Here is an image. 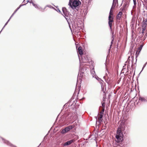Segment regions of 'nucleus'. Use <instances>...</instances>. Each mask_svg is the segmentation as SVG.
I'll list each match as a JSON object with an SVG mask.
<instances>
[{"mask_svg": "<svg viewBox=\"0 0 147 147\" xmlns=\"http://www.w3.org/2000/svg\"><path fill=\"white\" fill-rule=\"evenodd\" d=\"M144 1L147 3V0H144Z\"/></svg>", "mask_w": 147, "mask_h": 147, "instance_id": "a18cd8bd", "label": "nucleus"}, {"mask_svg": "<svg viewBox=\"0 0 147 147\" xmlns=\"http://www.w3.org/2000/svg\"><path fill=\"white\" fill-rule=\"evenodd\" d=\"M79 58L80 61V62H82L84 63H87L88 62V59L87 56L85 55H82L81 56V60L80 59V57L79 56Z\"/></svg>", "mask_w": 147, "mask_h": 147, "instance_id": "1a4fd4ad", "label": "nucleus"}, {"mask_svg": "<svg viewBox=\"0 0 147 147\" xmlns=\"http://www.w3.org/2000/svg\"><path fill=\"white\" fill-rule=\"evenodd\" d=\"M125 127H124V125L123 123H122L121 124H120L117 129H124Z\"/></svg>", "mask_w": 147, "mask_h": 147, "instance_id": "6ab92c4d", "label": "nucleus"}, {"mask_svg": "<svg viewBox=\"0 0 147 147\" xmlns=\"http://www.w3.org/2000/svg\"><path fill=\"white\" fill-rule=\"evenodd\" d=\"M69 111H71V110H69Z\"/></svg>", "mask_w": 147, "mask_h": 147, "instance_id": "864d4df0", "label": "nucleus"}, {"mask_svg": "<svg viewBox=\"0 0 147 147\" xmlns=\"http://www.w3.org/2000/svg\"><path fill=\"white\" fill-rule=\"evenodd\" d=\"M139 100L142 102H146V100L143 97H140L139 98Z\"/></svg>", "mask_w": 147, "mask_h": 147, "instance_id": "f3484780", "label": "nucleus"}, {"mask_svg": "<svg viewBox=\"0 0 147 147\" xmlns=\"http://www.w3.org/2000/svg\"><path fill=\"white\" fill-rule=\"evenodd\" d=\"M74 114H75V115H76V114H75V113H74Z\"/></svg>", "mask_w": 147, "mask_h": 147, "instance_id": "603ef678", "label": "nucleus"}, {"mask_svg": "<svg viewBox=\"0 0 147 147\" xmlns=\"http://www.w3.org/2000/svg\"><path fill=\"white\" fill-rule=\"evenodd\" d=\"M94 129L95 131H96V133H95L96 134H97V135H100V134L99 132H98L99 131V129H97L96 130V129Z\"/></svg>", "mask_w": 147, "mask_h": 147, "instance_id": "4be33fe9", "label": "nucleus"}, {"mask_svg": "<svg viewBox=\"0 0 147 147\" xmlns=\"http://www.w3.org/2000/svg\"><path fill=\"white\" fill-rule=\"evenodd\" d=\"M79 124H77L76 122L74 123L73 124L65 127L64 129H76L79 128Z\"/></svg>", "mask_w": 147, "mask_h": 147, "instance_id": "0eeeda50", "label": "nucleus"}, {"mask_svg": "<svg viewBox=\"0 0 147 147\" xmlns=\"http://www.w3.org/2000/svg\"><path fill=\"white\" fill-rule=\"evenodd\" d=\"M83 70L82 69H81L80 71H79V73H80V76H83V75H84V72H83Z\"/></svg>", "mask_w": 147, "mask_h": 147, "instance_id": "412c9836", "label": "nucleus"}, {"mask_svg": "<svg viewBox=\"0 0 147 147\" xmlns=\"http://www.w3.org/2000/svg\"><path fill=\"white\" fill-rule=\"evenodd\" d=\"M138 52H137V55L138 54Z\"/></svg>", "mask_w": 147, "mask_h": 147, "instance_id": "3c124183", "label": "nucleus"}, {"mask_svg": "<svg viewBox=\"0 0 147 147\" xmlns=\"http://www.w3.org/2000/svg\"><path fill=\"white\" fill-rule=\"evenodd\" d=\"M142 45H140V47L138 48V50L136 52V58H137L139 55L142 49Z\"/></svg>", "mask_w": 147, "mask_h": 147, "instance_id": "f8f14e48", "label": "nucleus"}, {"mask_svg": "<svg viewBox=\"0 0 147 147\" xmlns=\"http://www.w3.org/2000/svg\"><path fill=\"white\" fill-rule=\"evenodd\" d=\"M102 109L104 108L105 109V105L104 103H103L102 104Z\"/></svg>", "mask_w": 147, "mask_h": 147, "instance_id": "2f4dec72", "label": "nucleus"}, {"mask_svg": "<svg viewBox=\"0 0 147 147\" xmlns=\"http://www.w3.org/2000/svg\"><path fill=\"white\" fill-rule=\"evenodd\" d=\"M112 16H113V12L110 11L109 16L108 24L111 31H112V22L113 20V17Z\"/></svg>", "mask_w": 147, "mask_h": 147, "instance_id": "423d86ee", "label": "nucleus"}, {"mask_svg": "<svg viewBox=\"0 0 147 147\" xmlns=\"http://www.w3.org/2000/svg\"><path fill=\"white\" fill-rule=\"evenodd\" d=\"M104 111H105V109H104V108L102 109L101 111L100 112V114L103 115Z\"/></svg>", "mask_w": 147, "mask_h": 147, "instance_id": "393cba45", "label": "nucleus"}, {"mask_svg": "<svg viewBox=\"0 0 147 147\" xmlns=\"http://www.w3.org/2000/svg\"><path fill=\"white\" fill-rule=\"evenodd\" d=\"M81 4V2L77 0H69V5L72 9L76 8Z\"/></svg>", "mask_w": 147, "mask_h": 147, "instance_id": "7ed1b4c3", "label": "nucleus"}, {"mask_svg": "<svg viewBox=\"0 0 147 147\" xmlns=\"http://www.w3.org/2000/svg\"><path fill=\"white\" fill-rule=\"evenodd\" d=\"M92 70H93V71H93V72H91V73H92V74H93L94 75V74H95V72L94 71H93V69H92Z\"/></svg>", "mask_w": 147, "mask_h": 147, "instance_id": "4c0bfd02", "label": "nucleus"}, {"mask_svg": "<svg viewBox=\"0 0 147 147\" xmlns=\"http://www.w3.org/2000/svg\"><path fill=\"white\" fill-rule=\"evenodd\" d=\"M52 8H53V9H54L56 10V11L57 12H59V13H60L61 12V11H60V10L59 9V8H57V7H56V9H55V8H54V7H52Z\"/></svg>", "mask_w": 147, "mask_h": 147, "instance_id": "b1692460", "label": "nucleus"}, {"mask_svg": "<svg viewBox=\"0 0 147 147\" xmlns=\"http://www.w3.org/2000/svg\"><path fill=\"white\" fill-rule=\"evenodd\" d=\"M122 14L123 13L122 12L120 11L118 14L117 16V19L118 20H120Z\"/></svg>", "mask_w": 147, "mask_h": 147, "instance_id": "2eb2a0df", "label": "nucleus"}, {"mask_svg": "<svg viewBox=\"0 0 147 147\" xmlns=\"http://www.w3.org/2000/svg\"><path fill=\"white\" fill-rule=\"evenodd\" d=\"M103 116V115L100 114V115H99V116L98 117V119H102Z\"/></svg>", "mask_w": 147, "mask_h": 147, "instance_id": "cd10ccee", "label": "nucleus"}, {"mask_svg": "<svg viewBox=\"0 0 147 147\" xmlns=\"http://www.w3.org/2000/svg\"><path fill=\"white\" fill-rule=\"evenodd\" d=\"M146 64H144V65L143 67L142 68V71L143 70V69H144V67L146 66Z\"/></svg>", "mask_w": 147, "mask_h": 147, "instance_id": "f704fd0d", "label": "nucleus"}, {"mask_svg": "<svg viewBox=\"0 0 147 147\" xmlns=\"http://www.w3.org/2000/svg\"><path fill=\"white\" fill-rule=\"evenodd\" d=\"M114 32H112V40L111 42V45H110V48L111 47V46H112V44L113 43V42L114 40Z\"/></svg>", "mask_w": 147, "mask_h": 147, "instance_id": "aec40b11", "label": "nucleus"}, {"mask_svg": "<svg viewBox=\"0 0 147 147\" xmlns=\"http://www.w3.org/2000/svg\"><path fill=\"white\" fill-rule=\"evenodd\" d=\"M145 64H146V65L147 64V62L145 63Z\"/></svg>", "mask_w": 147, "mask_h": 147, "instance_id": "49530a36", "label": "nucleus"}, {"mask_svg": "<svg viewBox=\"0 0 147 147\" xmlns=\"http://www.w3.org/2000/svg\"><path fill=\"white\" fill-rule=\"evenodd\" d=\"M143 21H144L145 22H146H146H147V19H145Z\"/></svg>", "mask_w": 147, "mask_h": 147, "instance_id": "72a5a7b5", "label": "nucleus"}, {"mask_svg": "<svg viewBox=\"0 0 147 147\" xmlns=\"http://www.w3.org/2000/svg\"><path fill=\"white\" fill-rule=\"evenodd\" d=\"M117 3H118V0H113V4L111 7V9H114Z\"/></svg>", "mask_w": 147, "mask_h": 147, "instance_id": "4468645a", "label": "nucleus"}, {"mask_svg": "<svg viewBox=\"0 0 147 147\" xmlns=\"http://www.w3.org/2000/svg\"><path fill=\"white\" fill-rule=\"evenodd\" d=\"M130 58V56H129V57H128V63H129V60H130V59H129Z\"/></svg>", "mask_w": 147, "mask_h": 147, "instance_id": "58836bf2", "label": "nucleus"}, {"mask_svg": "<svg viewBox=\"0 0 147 147\" xmlns=\"http://www.w3.org/2000/svg\"><path fill=\"white\" fill-rule=\"evenodd\" d=\"M70 129H63L61 131V133L64 134L66 133L69 131Z\"/></svg>", "mask_w": 147, "mask_h": 147, "instance_id": "a211bd4d", "label": "nucleus"}, {"mask_svg": "<svg viewBox=\"0 0 147 147\" xmlns=\"http://www.w3.org/2000/svg\"><path fill=\"white\" fill-rule=\"evenodd\" d=\"M131 58L132 59V62L133 61H134V57L133 56H131Z\"/></svg>", "mask_w": 147, "mask_h": 147, "instance_id": "c9c22d12", "label": "nucleus"}, {"mask_svg": "<svg viewBox=\"0 0 147 147\" xmlns=\"http://www.w3.org/2000/svg\"><path fill=\"white\" fill-rule=\"evenodd\" d=\"M97 80H101V79L100 78H98V79H97Z\"/></svg>", "mask_w": 147, "mask_h": 147, "instance_id": "79ce46f5", "label": "nucleus"}, {"mask_svg": "<svg viewBox=\"0 0 147 147\" xmlns=\"http://www.w3.org/2000/svg\"><path fill=\"white\" fill-rule=\"evenodd\" d=\"M142 30L143 31H144L145 30L146 28V26H142Z\"/></svg>", "mask_w": 147, "mask_h": 147, "instance_id": "7c9ffc66", "label": "nucleus"}, {"mask_svg": "<svg viewBox=\"0 0 147 147\" xmlns=\"http://www.w3.org/2000/svg\"><path fill=\"white\" fill-rule=\"evenodd\" d=\"M24 5H25V4H23V5H20V6H19V7H18V8H17L16 9V11H17L22 6Z\"/></svg>", "mask_w": 147, "mask_h": 147, "instance_id": "bb28decb", "label": "nucleus"}, {"mask_svg": "<svg viewBox=\"0 0 147 147\" xmlns=\"http://www.w3.org/2000/svg\"><path fill=\"white\" fill-rule=\"evenodd\" d=\"M111 48H110H110L109 49V52H110V50H111Z\"/></svg>", "mask_w": 147, "mask_h": 147, "instance_id": "ea45409f", "label": "nucleus"}, {"mask_svg": "<svg viewBox=\"0 0 147 147\" xmlns=\"http://www.w3.org/2000/svg\"><path fill=\"white\" fill-rule=\"evenodd\" d=\"M77 102V101L76 100H75L73 101V102H74L73 103L71 104L70 102H69L67 104H65L63 107V109L65 108V110H66V107H67V106H68L69 107V105H70V108H72L73 109L72 110L75 111H76V108L74 106L76 105V102Z\"/></svg>", "mask_w": 147, "mask_h": 147, "instance_id": "39448f33", "label": "nucleus"}, {"mask_svg": "<svg viewBox=\"0 0 147 147\" xmlns=\"http://www.w3.org/2000/svg\"><path fill=\"white\" fill-rule=\"evenodd\" d=\"M9 20H10V19H9V20L7 21L5 25L3 27L2 29H3L5 27V26L7 25V24L8 22L9 21Z\"/></svg>", "mask_w": 147, "mask_h": 147, "instance_id": "c756f323", "label": "nucleus"}, {"mask_svg": "<svg viewBox=\"0 0 147 147\" xmlns=\"http://www.w3.org/2000/svg\"><path fill=\"white\" fill-rule=\"evenodd\" d=\"M74 142V140H70L67 141L63 144V146H68L71 144H72Z\"/></svg>", "mask_w": 147, "mask_h": 147, "instance_id": "9b49d317", "label": "nucleus"}, {"mask_svg": "<svg viewBox=\"0 0 147 147\" xmlns=\"http://www.w3.org/2000/svg\"><path fill=\"white\" fill-rule=\"evenodd\" d=\"M102 122V119H98V120L96 121V123L97 122H98L100 124Z\"/></svg>", "mask_w": 147, "mask_h": 147, "instance_id": "5701e85b", "label": "nucleus"}, {"mask_svg": "<svg viewBox=\"0 0 147 147\" xmlns=\"http://www.w3.org/2000/svg\"><path fill=\"white\" fill-rule=\"evenodd\" d=\"M27 1H26V0H24V1H23V3H26H26H27ZM29 1H30V0H29ZM26 3H25V5H26Z\"/></svg>", "mask_w": 147, "mask_h": 147, "instance_id": "473e14b6", "label": "nucleus"}, {"mask_svg": "<svg viewBox=\"0 0 147 147\" xmlns=\"http://www.w3.org/2000/svg\"><path fill=\"white\" fill-rule=\"evenodd\" d=\"M146 22H145L144 21H143L142 23V26H146Z\"/></svg>", "mask_w": 147, "mask_h": 147, "instance_id": "a878e982", "label": "nucleus"}, {"mask_svg": "<svg viewBox=\"0 0 147 147\" xmlns=\"http://www.w3.org/2000/svg\"><path fill=\"white\" fill-rule=\"evenodd\" d=\"M27 3H28V2H29L30 3H32L33 5L36 8H38V6L36 4H35L32 1V0H30V1H27Z\"/></svg>", "mask_w": 147, "mask_h": 147, "instance_id": "dca6fc26", "label": "nucleus"}, {"mask_svg": "<svg viewBox=\"0 0 147 147\" xmlns=\"http://www.w3.org/2000/svg\"><path fill=\"white\" fill-rule=\"evenodd\" d=\"M112 75L110 73L109 71L107 69L106 71V74L104 77V79L108 83H109L112 80Z\"/></svg>", "mask_w": 147, "mask_h": 147, "instance_id": "20e7f679", "label": "nucleus"}, {"mask_svg": "<svg viewBox=\"0 0 147 147\" xmlns=\"http://www.w3.org/2000/svg\"><path fill=\"white\" fill-rule=\"evenodd\" d=\"M46 137V136H45V137H44V138H45V137Z\"/></svg>", "mask_w": 147, "mask_h": 147, "instance_id": "09e8293b", "label": "nucleus"}, {"mask_svg": "<svg viewBox=\"0 0 147 147\" xmlns=\"http://www.w3.org/2000/svg\"><path fill=\"white\" fill-rule=\"evenodd\" d=\"M144 31H143V30H142V36L143 35V34L144 33Z\"/></svg>", "mask_w": 147, "mask_h": 147, "instance_id": "a19ab883", "label": "nucleus"}, {"mask_svg": "<svg viewBox=\"0 0 147 147\" xmlns=\"http://www.w3.org/2000/svg\"><path fill=\"white\" fill-rule=\"evenodd\" d=\"M43 144V143L42 142V143H40V144Z\"/></svg>", "mask_w": 147, "mask_h": 147, "instance_id": "de8ad7c7", "label": "nucleus"}, {"mask_svg": "<svg viewBox=\"0 0 147 147\" xmlns=\"http://www.w3.org/2000/svg\"><path fill=\"white\" fill-rule=\"evenodd\" d=\"M112 9H111V8L110 11H111L112 12H113V11L112 10Z\"/></svg>", "mask_w": 147, "mask_h": 147, "instance_id": "c03bdc74", "label": "nucleus"}, {"mask_svg": "<svg viewBox=\"0 0 147 147\" xmlns=\"http://www.w3.org/2000/svg\"><path fill=\"white\" fill-rule=\"evenodd\" d=\"M78 52L80 56L83 55V53L82 50V48L81 47H78Z\"/></svg>", "mask_w": 147, "mask_h": 147, "instance_id": "ddd939ff", "label": "nucleus"}, {"mask_svg": "<svg viewBox=\"0 0 147 147\" xmlns=\"http://www.w3.org/2000/svg\"><path fill=\"white\" fill-rule=\"evenodd\" d=\"M69 113L68 111L65 112L59 119H58L59 116L58 115L53 125L50 129H55L57 127H60L61 126L65 124V121L67 119H72L73 118L72 115H74L73 113H74V112H70L69 114Z\"/></svg>", "mask_w": 147, "mask_h": 147, "instance_id": "f257e3e1", "label": "nucleus"}, {"mask_svg": "<svg viewBox=\"0 0 147 147\" xmlns=\"http://www.w3.org/2000/svg\"><path fill=\"white\" fill-rule=\"evenodd\" d=\"M62 11L64 15V16H64L65 17V19L68 21V20H69L68 16L69 14V12L67 11L66 8L65 7L63 8Z\"/></svg>", "mask_w": 147, "mask_h": 147, "instance_id": "6e6552de", "label": "nucleus"}, {"mask_svg": "<svg viewBox=\"0 0 147 147\" xmlns=\"http://www.w3.org/2000/svg\"><path fill=\"white\" fill-rule=\"evenodd\" d=\"M14 13H13L11 15V16L10 17V18L9 19L10 20L11 19V18L12 17V16H13V15H14Z\"/></svg>", "mask_w": 147, "mask_h": 147, "instance_id": "e433bc0d", "label": "nucleus"}, {"mask_svg": "<svg viewBox=\"0 0 147 147\" xmlns=\"http://www.w3.org/2000/svg\"><path fill=\"white\" fill-rule=\"evenodd\" d=\"M134 4V6H136V5L137 4V2L136 0H133Z\"/></svg>", "mask_w": 147, "mask_h": 147, "instance_id": "c85d7f7f", "label": "nucleus"}, {"mask_svg": "<svg viewBox=\"0 0 147 147\" xmlns=\"http://www.w3.org/2000/svg\"><path fill=\"white\" fill-rule=\"evenodd\" d=\"M17 11H16V10L15 11L13 12V13H14V14H15V13Z\"/></svg>", "mask_w": 147, "mask_h": 147, "instance_id": "37998d69", "label": "nucleus"}, {"mask_svg": "<svg viewBox=\"0 0 147 147\" xmlns=\"http://www.w3.org/2000/svg\"><path fill=\"white\" fill-rule=\"evenodd\" d=\"M0 139H1L3 141V142L6 144L7 145L10 146L11 147H16L15 146L13 145L10 142H9L8 141L6 140L3 138H2L0 137Z\"/></svg>", "mask_w": 147, "mask_h": 147, "instance_id": "9d476101", "label": "nucleus"}, {"mask_svg": "<svg viewBox=\"0 0 147 147\" xmlns=\"http://www.w3.org/2000/svg\"><path fill=\"white\" fill-rule=\"evenodd\" d=\"M122 129H117V134L116 135V138L117 140L116 141L117 143H120L123 140V134Z\"/></svg>", "mask_w": 147, "mask_h": 147, "instance_id": "f03ea898", "label": "nucleus"}, {"mask_svg": "<svg viewBox=\"0 0 147 147\" xmlns=\"http://www.w3.org/2000/svg\"><path fill=\"white\" fill-rule=\"evenodd\" d=\"M47 6V7H49V6Z\"/></svg>", "mask_w": 147, "mask_h": 147, "instance_id": "8fccbe9b", "label": "nucleus"}]
</instances>
